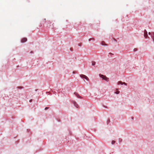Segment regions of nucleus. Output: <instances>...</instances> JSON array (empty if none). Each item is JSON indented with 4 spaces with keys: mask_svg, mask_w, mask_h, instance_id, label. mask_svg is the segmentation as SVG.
I'll list each match as a JSON object with an SVG mask.
<instances>
[{
    "mask_svg": "<svg viewBox=\"0 0 154 154\" xmlns=\"http://www.w3.org/2000/svg\"><path fill=\"white\" fill-rule=\"evenodd\" d=\"M115 143V142L114 140H112V144H113Z\"/></svg>",
    "mask_w": 154,
    "mask_h": 154,
    "instance_id": "obj_14",
    "label": "nucleus"
},
{
    "mask_svg": "<svg viewBox=\"0 0 154 154\" xmlns=\"http://www.w3.org/2000/svg\"><path fill=\"white\" fill-rule=\"evenodd\" d=\"M109 54H112L111 53H109Z\"/></svg>",
    "mask_w": 154,
    "mask_h": 154,
    "instance_id": "obj_19",
    "label": "nucleus"
},
{
    "mask_svg": "<svg viewBox=\"0 0 154 154\" xmlns=\"http://www.w3.org/2000/svg\"><path fill=\"white\" fill-rule=\"evenodd\" d=\"M74 94L76 95V96H77V97L78 98H81V97L79 95L78 93H76V92H75V93H74Z\"/></svg>",
    "mask_w": 154,
    "mask_h": 154,
    "instance_id": "obj_5",
    "label": "nucleus"
},
{
    "mask_svg": "<svg viewBox=\"0 0 154 154\" xmlns=\"http://www.w3.org/2000/svg\"><path fill=\"white\" fill-rule=\"evenodd\" d=\"M27 41V38H23L21 40L22 42H24Z\"/></svg>",
    "mask_w": 154,
    "mask_h": 154,
    "instance_id": "obj_4",
    "label": "nucleus"
},
{
    "mask_svg": "<svg viewBox=\"0 0 154 154\" xmlns=\"http://www.w3.org/2000/svg\"><path fill=\"white\" fill-rule=\"evenodd\" d=\"M80 76L81 77L83 78H85V77L86 75H84L82 74V75H80Z\"/></svg>",
    "mask_w": 154,
    "mask_h": 154,
    "instance_id": "obj_7",
    "label": "nucleus"
},
{
    "mask_svg": "<svg viewBox=\"0 0 154 154\" xmlns=\"http://www.w3.org/2000/svg\"><path fill=\"white\" fill-rule=\"evenodd\" d=\"M144 36L145 38H146L148 37L147 32L146 30L144 31Z\"/></svg>",
    "mask_w": 154,
    "mask_h": 154,
    "instance_id": "obj_2",
    "label": "nucleus"
},
{
    "mask_svg": "<svg viewBox=\"0 0 154 154\" xmlns=\"http://www.w3.org/2000/svg\"><path fill=\"white\" fill-rule=\"evenodd\" d=\"M149 34L150 35V32H149Z\"/></svg>",
    "mask_w": 154,
    "mask_h": 154,
    "instance_id": "obj_18",
    "label": "nucleus"
},
{
    "mask_svg": "<svg viewBox=\"0 0 154 154\" xmlns=\"http://www.w3.org/2000/svg\"><path fill=\"white\" fill-rule=\"evenodd\" d=\"M152 38L153 41H154V33H153V34L152 35Z\"/></svg>",
    "mask_w": 154,
    "mask_h": 154,
    "instance_id": "obj_8",
    "label": "nucleus"
},
{
    "mask_svg": "<svg viewBox=\"0 0 154 154\" xmlns=\"http://www.w3.org/2000/svg\"><path fill=\"white\" fill-rule=\"evenodd\" d=\"M32 100H29V102H32Z\"/></svg>",
    "mask_w": 154,
    "mask_h": 154,
    "instance_id": "obj_17",
    "label": "nucleus"
},
{
    "mask_svg": "<svg viewBox=\"0 0 154 154\" xmlns=\"http://www.w3.org/2000/svg\"><path fill=\"white\" fill-rule=\"evenodd\" d=\"M84 79H86L87 80H89L88 78L86 76H85V77Z\"/></svg>",
    "mask_w": 154,
    "mask_h": 154,
    "instance_id": "obj_11",
    "label": "nucleus"
},
{
    "mask_svg": "<svg viewBox=\"0 0 154 154\" xmlns=\"http://www.w3.org/2000/svg\"><path fill=\"white\" fill-rule=\"evenodd\" d=\"M84 79H86L87 80H89L88 78L86 76H85V77Z\"/></svg>",
    "mask_w": 154,
    "mask_h": 154,
    "instance_id": "obj_10",
    "label": "nucleus"
},
{
    "mask_svg": "<svg viewBox=\"0 0 154 154\" xmlns=\"http://www.w3.org/2000/svg\"><path fill=\"white\" fill-rule=\"evenodd\" d=\"M120 92L119 91H117L115 93L116 94H119Z\"/></svg>",
    "mask_w": 154,
    "mask_h": 154,
    "instance_id": "obj_13",
    "label": "nucleus"
},
{
    "mask_svg": "<svg viewBox=\"0 0 154 154\" xmlns=\"http://www.w3.org/2000/svg\"><path fill=\"white\" fill-rule=\"evenodd\" d=\"M100 77L102 78L103 79L105 80L106 81H108V79L105 76H104L103 75H100Z\"/></svg>",
    "mask_w": 154,
    "mask_h": 154,
    "instance_id": "obj_1",
    "label": "nucleus"
},
{
    "mask_svg": "<svg viewBox=\"0 0 154 154\" xmlns=\"http://www.w3.org/2000/svg\"><path fill=\"white\" fill-rule=\"evenodd\" d=\"M95 64V62H93L92 63V64L93 66Z\"/></svg>",
    "mask_w": 154,
    "mask_h": 154,
    "instance_id": "obj_12",
    "label": "nucleus"
},
{
    "mask_svg": "<svg viewBox=\"0 0 154 154\" xmlns=\"http://www.w3.org/2000/svg\"><path fill=\"white\" fill-rule=\"evenodd\" d=\"M74 105L77 108H78L79 106L75 102H74Z\"/></svg>",
    "mask_w": 154,
    "mask_h": 154,
    "instance_id": "obj_6",
    "label": "nucleus"
},
{
    "mask_svg": "<svg viewBox=\"0 0 154 154\" xmlns=\"http://www.w3.org/2000/svg\"><path fill=\"white\" fill-rule=\"evenodd\" d=\"M101 44L102 45H106V44H105V42L103 41L101 42Z\"/></svg>",
    "mask_w": 154,
    "mask_h": 154,
    "instance_id": "obj_9",
    "label": "nucleus"
},
{
    "mask_svg": "<svg viewBox=\"0 0 154 154\" xmlns=\"http://www.w3.org/2000/svg\"><path fill=\"white\" fill-rule=\"evenodd\" d=\"M48 108H49L48 107H46L45 108V110H47V109Z\"/></svg>",
    "mask_w": 154,
    "mask_h": 154,
    "instance_id": "obj_15",
    "label": "nucleus"
},
{
    "mask_svg": "<svg viewBox=\"0 0 154 154\" xmlns=\"http://www.w3.org/2000/svg\"><path fill=\"white\" fill-rule=\"evenodd\" d=\"M91 40H92V39H91V38H90V39H89V41H91Z\"/></svg>",
    "mask_w": 154,
    "mask_h": 154,
    "instance_id": "obj_16",
    "label": "nucleus"
},
{
    "mask_svg": "<svg viewBox=\"0 0 154 154\" xmlns=\"http://www.w3.org/2000/svg\"><path fill=\"white\" fill-rule=\"evenodd\" d=\"M118 85H127V84L125 82H122L121 81H119L118 82Z\"/></svg>",
    "mask_w": 154,
    "mask_h": 154,
    "instance_id": "obj_3",
    "label": "nucleus"
}]
</instances>
